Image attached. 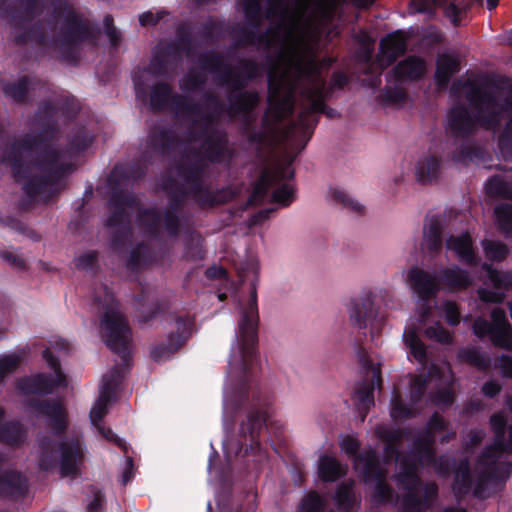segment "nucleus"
Masks as SVG:
<instances>
[{"instance_id": "nucleus-1", "label": "nucleus", "mask_w": 512, "mask_h": 512, "mask_svg": "<svg viewBox=\"0 0 512 512\" xmlns=\"http://www.w3.org/2000/svg\"><path fill=\"white\" fill-rule=\"evenodd\" d=\"M377 437L385 443V459L378 461L375 451L364 452L355 458V469L364 480L374 488V498L378 502L401 501L406 507L427 509L429 502L436 495L435 484L423 486L418 479L416 461L421 465H435L441 473L445 472L442 464L434 459L433 443L436 436L442 443L449 442L456 436L439 415L435 414L429 421L425 433L415 443L412 455L400 457L397 443L404 437V432L391 430L384 425L376 428Z\"/></svg>"}, {"instance_id": "nucleus-2", "label": "nucleus", "mask_w": 512, "mask_h": 512, "mask_svg": "<svg viewBox=\"0 0 512 512\" xmlns=\"http://www.w3.org/2000/svg\"><path fill=\"white\" fill-rule=\"evenodd\" d=\"M259 273V263L255 257H248L238 268L242 282L252 285L250 297L240 309V318L231 345L228 378L223 395V421H228L239 412H246V421L241 422L242 435H251L260 429L262 417L255 409L262 399V393L256 381L257 368V295L255 282Z\"/></svg>"}, {"instance_id": "nucleus-3", "label": "nucleus", "mask_w": 512, "mask_h": 512, "mask_svg": "<svg viewBox=\"0 0 512 512\" xmlns=\"http://www.w3.org/2000/svg\"><path fill=\"white\" fill-rule=\"evenodd\" d=\"M40 149V142L27 137L7 146L1 163L10 168L27 194L46 201L64 187L62 177L71 170V166L65 154L51 147H45L34 159V154Z\"/></svg>"}, {"instance_id": "nucleus-4", "label": "nucleus", "mask_w": 512, "mask_h": 512, "mask_svg": "<svg viewBox=\"0 0 512 512\" xmlns=\"http://www.w3.org/2000/svg\"><path fill=\"white\" fill-rule=\"evenodd\" d=\"M456 104L450 111L448 127L456 135L472 132L478 125L495 128L512 111V89L481 88L474 81L452 87Z\"/></svg>"}, {"instance_id": "nucleus-5", "label": "nucleus", "mask_w": 512, "mask_h": 512, "mask_svg": "<svg viewBox=\"0 0 512 512\" xmlns=\"http://www.w3.org/2000/svg\"><path fill=\"white\" fill-rule=\"evenodd\" d=\"M505 422L501 414L491 418L495 431L494 446L486 448L473 468L468 463L459 466L455 474L456 493L462 494L473 489L476 496L485 497L507 479L510 466L502 460V453L512 450V424L509 426V439L505 441Z\"/></svg>"}, {"instance_id": "nucleus-6", "label": "nucleus", "mask_w": 512, "mask_h": 512, "mask_svg": "<svg viewBox=\"0 0 512 512\" xmlns=\"http://www.w3.org/2000/svg\"><path fill=\"white\" fill-rule=\"evenodd\" d=\"M68 349V342L62 338H55L50 342V347L44 351L43 357L53 371V378L39 374L27 377L19 382L20 391L31 397L26 402V411L33 416L42 417L47 424L56 431H62L67 425V411L62 402L58 400H40L35 395L46 394L54 388L67 385L66 377L60 369L55 352Z\"/></svg>"}, {"instance_id": "nucleus-7", "label": "nucleus", "mask_w": 512, "mask_h": 512, "mask_svg": "<svg viewBox=\"0 0 512 512\" xmlns=\"http://www.w3.org/2000/svg\"><path fill=\"white\" fill-rule=\"evenodd\" d=\"M150 103L156 109L171 107L190 124L191 141L194 148H198V155L213 161L221 160L226 150L224 135L218 131L214 118L203 111L199 106L191 105L186 101L171 95L166 84H157L150 94Z\"/></svg>"}, {"instance_id": "nucleus-8", "label": "nucleus", "mask_w": 512, "mask_h": 512, "mask_svg": "<svg viewBox=\"0 0 512 512\" xmlns=\"http://www.w3.org/2000/svg\"><path fill=\"white\" fill-rule=\"evenodd\" d=\"M38 466L49 471L57 464L65 476L74 475L84 459L82 441L78 435L45 437L39 442Z\"/></svg>"}, {"instance_id": "nucleus-9", "label": "nucleus", "mask_w": 512, "mask_h": 512, "mask_svg": "<svg viewBox=\"0 0 512 512\" xmlns=\"http://www.w3.org/2000/svg\"><path fill=\"white\" fill-rule=\"evenodd\" d=\"M94 306L101 317L100 334L115 352L127 355L130 330L118 309L112 293L107 287H100L94 295Z\"/></svg>"}, {"instance_id": "nucleus-10", "label": "nucleus", "mask_w": 512, "mask_h": 512, "mask_svg": "<svg viewBox=\"0 0 512 512\" xmlns=\"http://www.w3.org/2000/svg\"><path fill=\"white\" fill-rule=\"evenodd\" d=\"M407 282L421 301L434 297L440 284L449 290H462L472 283V278L467 271L458 266H452L440 271L439 278L420 268L414 267L407 271Z\"/></svg>"}, {"instance_id": "nucleus-11", "label": "nucleus", "mask_w": 512, "mask_h": 512, "mask_svg": "<svg viewBox=\"0 0 512 512\" xmlns=\"http://www.w3.org/2000/svg\"><path fill=\"white\" fill-rule=\"evenodd\" d=\"M289 167L265 170L256 183L251 196L252 203H258L266 196L269 189H273L272 202L281 207L288 206L294 200L293 188L282 180L291 177Z\"/></svg>"}, {"instance_id": "nucleus-12", "label": "nucleus", "mask_w": 512, "mask_h": 512, "mask_svg": "<svg viewBox=\"0 0 512 512\" xmlns=\"http://www.w3.org/2000/svg\"><path fill=\"white\" fill-rule=\"evenodd\" d=\"M121 379L118 370H112L103 376L99 396L90 410V419L92 424L98 429L99 433L109 441L115 442L118 446L125 448L124 442L118 438L109 428L103 426L100 422L108 412V406Z\"/></svg>"}, {"instance_id": "nucleus-13", "label": "nucleus", "mask_w": 512, "mask_h": 512, "mask_svg": "<svg viewBox=\"0 0 512 512\" xmlns=\"http://www.w3.org/2000/svg\"><path fill=\"white\" fill-rule=\"evenodd\" d=\"M426 387V380L422 377H411L410 387L403 399L399 392H394L391 398L390 415L394 420H403L417 416L423 408L422 396Z\"/></svg>"}, {"instance_id": "nucleus-14", "label": "nucleus", "mask_w": 512, "mask_h": 512, "mask_svg": "<svg viewBox=\"0 0 512 512\" xmlns=\"http://www.w3.org/2000/svg\"><path fill=\"white\" fill-rule=\"evenodd\" d=\"M492 323L478 318L474 322V333L479 337L488 336L494 345L511 349L512 348V329L508 323L505 312L502 309L495 308L491 314Z\"/></svg>"}, {"instance_id": "nucleus-15", "label": "nucleus", "mask_w": 512, "mask_h": 512, "mask_svg": "<svg viewBox=\"0 0 512 512\" xmlns=\"http://www.w3.org/2000/svg\"><path fill=\"white\" fill-rule=\"evenodd\" d=\"M174 329L177 335L172 331L167 340V345H160L155 347L152 352V358L157 362H164L168 360L173 353L178 351L191 335V321L189 319H177L175 321Z\"/></svg>"}, {"instance_id": "nucleus-16", "label": "nucleus", "mask_w": 512, "mask_h": 512, "mask_svg": "<svg viewBox=\"0 0 512 512\" xmlns=\"http://www.w3.org/2000/svg\"><path fill=\"white\" fill-rule=\"evenodd\" d=\"M438 7L444 10L445 15L455 26L460 24V17L467 9L465 4L456 5L454 0H413L411 2V9L414 12L428 16H432Z\"/></svg>"}, {"instance_id": "nucleus-17", "label": "nucleus", "mask_w": 512, "mask_h": 512, "mask_svg": "<svg viewBox=\"0 0 512 512\" xmlns=\"http://www.w3.org/2000/svg\"><path fill=\"white\" fill-rule=\"evenodd\" d=\"M483 269L487 273V278L492 284L494 290L486 288L478 290V295L485 302H500L504 298V291L512 288V271L499 272L492 269L489 265H484Z\"/></svg>"}, {"instance_id": "nucleus-18", "label": "nucleus", "mask_w": 512, "mask_h": 512, "mask_svg": "<svg viewBox=\"0 0 512 512\" xmlns=\"http://www.w3.org/2000/svg\"><path fill=\"white\" fill-rule=\"evenodd\" d=\"M375 297L371 292L353 298L347 305L349 323L359 329L367 327L368 319L374 314Z\"/></svg>"}, {"instance_id": "nucleus-19", "label": "nucleus", "mask_w": 512, "mask_h": 512, "mask_svg": "<svg viewBox=\"0 0 512 512\" xmlns=\"http://www.w3.org/2000/svg\"><path fill=\"white\" fill-rule=\"evenodd\" d=\"M430 381L436 380L442 386L435 395L433 401L437 404L448 405L453 402V393L450 385L453 382V374L448 363L432 365L429 369Z\"/></svg>"}, {"instance_id": "nucleus-20", "label": "nucleus", "mask_w": 512, "mask_h": 512, "mask_svg": "<svg viewBox=\"0 0 512 512\" xmlns=\"http://www.w3.org/2000/svg\"><path fill=\"white\" fill-rule=\"evenodd\" d=\"M442 229L443 221L440 217L430 216L427 218L423 228V240L421 244L423 253L433 255L441 249Z\"/></svg>"}, {"instance_id": "nucleus-21", "label": "nucleus", "mask_w": 512, "mask_h": 512, "mask_svg": "<svg viewBox=\"0 0 512 512\" xmlns=\"http://www.w3.org/2000/svg\"><path fill=\"white\" fill-rule=\"evenodd\" d=\"M379 63L381 67L388 66L406 50V39L402 32H396L381 41Z\"/></svg>"}, {"instance_id": "nucleus-22", "label": "nucleus", "mask_w": 512, "mask_h": 512, "mask_svg": "<svg viewBox=\"0 0 512 512\" xmlns=\"http://www.w3.org/2000/svg\"><path fill=\"white\" fill-rule=\"evenodd\" d=\"M27 488L26 478L16 470L0 467V496L14 497L21 495Z\"/></svg>"}, {"instance_id": "nucleus-23", "label": "nucleus", "mask_w": 512, "mask_h": 512, "mask_svg": "<svg viewBox=\"0 0 512 512\" xmlns=\"http://www.w3.org/2000/svg\"><path fill=\"white\" fill-rule=\"evenodd\" d=\"M446 247L448 250L453 251L462 262L469 265L477 264L472 240L467 233L450 236L446 240Z\"/></svg>"}, {"instance_id": "nucleus-24", "label": "nucleus", "mask_w": 512, "mask_h": 512, "mask_svg": "<svg viewBox=\"0 0 512 512\" xmlns=\"http://www.w3.org/2000/svg\"><path fill=\"white\" fill-rule=\"evenodd\" d=\"M440 172V161L435 155L421 156L415 163L414 175L418 182L429 183L436 179Z\"/></svg>"}, {"instance_id": "nucleus-25", "label": "nucleus", "mask_w": 512, "mask_h": 512, "mask_svg": "<svg viewBox=\"0 0 512 512\" xmlns=\"http://www.w3.org/2000/svg\"><path fill=\"white\" fill-rule=\"evenodd\" d=\"M90 33L89 26L82 22L78 17L69 13L63 36L62 45H70L80 40H84Z\"/></svg>"}, {"instance_id": "nucleus-26", "label": "nucleus", "mask_w": 512, "mask_h": 512, "mask_svg": "<svg viewBox=\"0 0 512 512\" xmlns=\"http://www.w3.org/2000/svg\"><path fill=\"white\" fill-rule=\"evenodd\" d=\"M346 469V466L330 455L321 456L318 462V476L323 481H336L346 474Z\"/></svg>"}, {"instance_id": "nucleus-27", "label": "nucleus", "mask_w": 512, "mask_h": 512, "mask_svg": "<svg viewBox=\"0 0 512 512\" xmlns=\"http://www.w3.org/2000/svg\"><path fill=\"white\" fill-rule=\"evenodd\" d=\"M395 75L400 80H413L420 78L426 72L424 62L416 57H409L400 62L395 68Z\"/></svg>"}, {"instance_id": "nucleus-28", "label": "nucleus", "mask_w": 512, "mask_h": 512, "mask_svg": "<svg viewBox=\"0 0 512 512\" xmlns=\"http://www.w3.org/2000/svg\"><path fill=\"white\" fill-rule=\"evenodd\" d=\"M459 70L457 60L450 55H440L437 60L436 81L440 87H446L450 77Z\"/></svg>"}, {"instance_id": "nucleus-29", "label": "nucleus", "mask_w": 512, "mask_h": 512, "mask_svg": "<svg viewBox=\"0 0 512 512\" xmlns=\"http://www.w3.org/2000/svg\"><path fill=\"white\" fill-rule=\"evenodd\" d=\"M486 190L491 196L512 198V174L492 177L486 185Z\"/></svg>"}, {"instance_id": "nucleus-30", "label": "nucleus", "mask_w": 512, "mask_h": 512, "mask_svg": "<svg viewBox=\"0 0 512 512\" xmlns=\"http://www.w3.org/2000/svg\"><path fill=\"white\" fill-rule=\"evenodd\" d=\"M326 198L330 202H333L334 204L340 205L352 211L360 212L362 210V205L340 187H329L326 192Z\"/></svg>"}, {"instance_id": "nucleus-31", "label": "nucleus", "mask_w": 512, "mask_h": 512, "mask_svg": "<svg viewBox=\"0 0 512 512\" xmlns=\"http://www.w3.org/2000/svg\"><path fill=\"white\" fill-rule=\"evenodd\" d=\"M403 339L406 347L409 349L410 354L419 362L424 363L426 359V351L423 342L419 339L417 333L407 328L404 331Z\"/></svg>"}, {"instance_id": "nucleus-32", "label": "nucleus", "mask_w": 512, "mask_h": 512, "mask_svg": "<svg viewBox=\"0 0 512 512\" xmlns=\"http://www.w3.org/2000/svg\"><path fill=\"white\" fill-rule=\"evenodd\" d=\"M26 358L24 349L17 350L0 357V380L15 371Z\"/></svg>"}, {"instance_id": "nucleus-33", "label": "nucleus", "mask_w": 512, "mask_h": 512, "mask_svg": "<svg viewBox=\"0 0 512 512\" xmlns=\"http://www.w3.org/2000/svg\"><path fill=\"white\" fill-rule=\"evenodd\" d=\"M166 71V68H161L158 70V73ZM156 67L153 63L151 67L147 70L140 71L137 75L134 77V85L136 90V95L138 98L146 99L147 97V86L152 80V76L154 73H156Z\"/></svg>"}, {"instance_id": "nucleus-34", "label": "nucleus", "mask_w": 512, "mask_h": 512, "mask_svg": "<svg viewBox=\"0 0 512 512\" xmlns=\"http://www.w3.org/2000/svg\"><path fill=\"white\" fill-rule=\"evenodd\" d=\"M213 66L211 63H204L199 72L189 73L182 81L181 88L184 91H192L196 89L206 78V71L212 72Z\"/></svg>"}, {"instance_id": "nucleus-35", "label": "nucleus", "mask_w": 512, "mask_h": 512, "mask_svg": "<svg viewBox=\"0 0 512 512\" xmlns=\"http://www.w3.org/2000/svg\"><path fill=\"white\" fill-rule=\"evenodd\" d=\"M482 245L486 257L492 261H501L508 254L507 247L501 242L485 240Z\"/></svg>"}, {"instance_id": "nucleus-36", "label": "nucleus", "mask_w": 512, "mask_h": 512, "mask_svg": "<svg viewBox=\"0 0 512 512\" xmlns=\"http://www.w3.org/2000/svg\"><path fill=\"white\" fill-rule=\"evenodd\" d=\"M424 333L428 339L442 344H449L452 341L451 333L438 322L427 326Z\"/></svg>"}, {"instance_id": "nucleus-37", "label": "nucleus", "mask_w": 512, "mask_h": 512, "mask_svg": "<svg viewBox=\"0 0 512 512\" xmlns=\"http://www.w3.org/2000/svg\"><path fill=\"white\" fill-rule=\"evenodd\" d=\"M495 215L499 227L503 232L509 234L512 232V205H499L495 209Z\"/></svg>"}, {"instance_id": "nucleus-38", "label": "nucleus", "mask_w": 512, "mask_h": 512, "mask_svg": "<svg viewBox=\"0 0 512 512\" xmlns=\"http://www.w3.org/2000/svg\"><path fill=\"white\" fill-rule=\"evenodd\" d=\"M324 499L315 492L308 493L300 503V512H317L323 508Z\"/></svg>"}, {"instance_id": "nucleus-39", "label": "nucleus", "mask_w": 512, "mask_h": 512, "mask_svg": "<svg viewBox=\"0 0 512 512\" xmlns=\"http://www.w3.org/2000/svg\"><path fill=\"white\" fill-rule=\"evenodd\" d=\"M336 500L340 507L349 509L352 508L354 501V493L352 490V483L342 484L336 492Z\"/></svg>"}, {"instance_id": "nucleus-40", "label": "nucleus", "mask_w": 512, "mask_h": 512, "mask_svg": "<svg viewBox=\"0 0 512 512\" xmlns=\"http://www.w3.org/2000/svg\"><path fill=\"white\" fill-rule=\"evenodd\" d=\"M459 357L462 360L479 367L480 369H484L488 366V360L474 348L461 350L459 352Z\"/></svg>"}, {"instance_id": "nucleus-41", "label": "nucleus", "mask_w": 512, "mask_h": 512, "mask_svg": "<svg viewBox=\"0 0 512 512\" xmlns=\"http://www.w3.org/2000/svg\"><path fill=\"white\" fill-rule=\"evenodd\" d=\"M354 398L359 409L368 408L373 404L372 388L366 384L359 386L355 391Z\"/></svg>"}, {"instance_id": "nucleus-42", "label": "nucleus", "mask_w": 512, "mask_h": 512, "mask_svg": "<svg viewBox=\"0 0 512 512\" xmlns=\"http://www.w3.org/2000/svg\"><path fill=\"white\" fill-rule=\"evenodd\" d=\"M259 97L255 93H240L236 106L237 113H248L258 103Z\"/></svg>"}, {"instance_id": "nucleus-43", "label": "nucleus", "mask_w": 512, "mask_h": 512, "mask_svg": "<svg viewBox=\"0 0 512 512\" xmlns=\"http://www.w3.org/2000/svg\"><path fill=\"white\" fill-rule=\"evenodd\" d=\"M27 90L28 81L26 79H21L17 83L8 84L5 87V93L17 101L24 99Z\"/></svg>"}, {"instance_id": "nucleus-44", "label": "nucleus", "mask_w": 512, "mask_h": 512, "mask_svg": "<svg viewBox=\"0 0 512 512\" xmlns=\"http://www.w3.org/2000/svg\"><path fill=\"white\" fill-rule=\"evenodd\" d=\"M442 310L447 322L450 325L455 326L459 323L460 314L456 306V303L447 301L443 304Z\"/></svg>"}, {"instance_id": "nucleus-45", "label": "nucleus", "mask_w": 512, "mask_h": 512, "mask_svg": "<svg viewBox=\"0 0 512 512\" xmlns=\"http://www.w3.org/2000/svg\"><path fill=\"white\" fill-rule=\"evenodd\" d=\"M484 438V432L482 430L473 429L470 430L463 440V447L466 451L472 450L478 445Z\"/></svg>"}, {"instance_id": "nucleus-46", "label": "nucleus", "mask_w": 512, "mask_h": 512, "mask_svg": "<svg viewBox=\"0 0 512 512\" xmlns=\"http://www.w3.org/2000/svg\"><path fill=\"white\" fill-rule=\"evenodd\" d=\"M161 221V215L154 210L147 211L141 216V222L147 225L151 231L158 228L161 224Z\"/></svg>"}, {"instance_id": "nucleus-47", "label": "nucleus", "mask_w": 512, "mask_h": 512, "mask_svg": "<svg viewBox=\"0 0 512 512\" xmlns=\"http://www.w3.org/2000/svg\"><path fill=\"white\" fill-rule=\"evenodd\" d=\"M242 5L246 16L250 20L256 21L260 10L258 0H244Z\"/></svg>"}, {"instance_id": "nucleus-48", "label": "nucleus", "mask_w": 512, "mask_h": 512, "mask_svg": "<svg viewBox=\"0 0 512 512\" xmlns=\"http://www.w3.org/2000/svg\"><path fill=\"white\" fill-rule=\"evenodd\" d=\"M341 449L348 455H354L358 448V441L352 436H345L341 439L340 442Z\"/></svg>"}, {"instance_id": "nucleus-49", "label": "nucleus", "mask_w": 512, "mask_h": 512, "mask_svg": "<svg viewBox=\"0 0 512 512\" xmlns=\"http://www.w3.org/2000/svg\"><path fill=\"white\" fill-rule=\"evenodd\" d=\"M499 142L500 147L503 151L512 148V118L510 119L504 132L502 133Z\"/></svg>"}, {"instance_id": "nucleus-50", "label": "nucleus", "mask_w": 512, "mask_h": 512, "mask_svg": "<svg viewBox=\"0 0 512 512\" xmlns=\"http://www.w3.org/2000/svg\"><path fill=\"white\" fill-rule=\"evenodd\" d=\"M133 469V461L130 457H127L121 474V482L123 485H126L133 478Z\"/></svg>"}, {"instance_id": "nucleus-51", "label": "nucleus", "mask_w": 512, "mask_h": 512, "mask_svg": "<svg viewBox=\"0 0 512 512\" xmlns=\"http://www.w3.org/2000/svg\"><path fill=\"white\" fill-rule=\"evenodd\" d=\"M498 366L505 376L512 377V358L511 357L502 356L499 359Z\"/></svg>"}, {"instance_id": "nucleus-52", "label": "nucleus", "mask_w": 512, "mask_h": 512, "mask_svg": "<svg viewBox=\"0 0 512 512\" xmlns=\"http://www.w3.org/2000/svg\"><path fill=\"white\" fill-rule=\"evenodd\" d=\"M96 255L92 252L83 254L78 258V266L84 269L91 267L95 261Z\"/></svg>"}, {"instance_id": "nucleus-53", "label": "nucleus", "mask_w": 512, "mask_h": 512, "mask_svg": "<svg viewBox=\"0 0 512 512\" xmlns=\"http://www.w3.org/2000/svg\"><path fill=\"white\" fill-rule=\"evenodd\" d=\"M499 391H500V385L498 383L494 382V381L487 382L483 386L484 394L487 395V396H490V397L494 396Z\"/></svg>"}, {"instance_id": "nucleus-54", "label": "nucleus", "mask_w": 512, "mask_h": 512, "mask_svg": "<svg viewBox=\"0 0 512 512\" xmlns=\"http://www.w3.org/2000/svg\"><path fill=\"white\" fill-rule=\"evenodd\" d=\"M109 21H110L109 19H106V33H107L112 45L116 46L118 39H119V34H118L117 30L115 29V27L110 26Z\"/></svg>"}, {"instance_id": "nucleus-55", "label": "nucleus", "mask_w": 512, "mask_h": 512, "mask_svg": "<svg viewBox=\"0 0 512 512\" xmlns=\"http://www.w3.org/2000/svg\"><path fill=\"white\" fill-rule=\"evenodd\" d=\"M125 214L126 212L124 209H121L119 212H115L114 216L107 221L108 226L113 227L123 222Z\"/></svg>"}, {"instance_id": "nucleus-56", "label": "nucleus", "mask_w": 512, "mask_h": 512, "mask_svg": "<svg viewBox=\"0 0 512 512\" xmlns=\"http://www.w3.org/2000/svg\"><path fill=\"white\" fill-rule=\"evenodd\" d=\"M474 151L470 145H466L462 151L461 154L456 156V159L459 161H466V160H472Z\"/></svg>"}, {"instance_id": "nucleus-57", "label": "nucleus", "mask_w": 512, "mask_h": 512, "mask_svg": "<svg viewBox=\"0 0 512 512\" xmlns=\"http://www.w3.org/2000/svg\"><path fill=\"white\" fill-rule=\"evenodd\" d=\"M207 275L211 278H226L227 272L221 267H212L207 270Z\"/></svg>"}, {"instance_id": "nucleus-58", "label": "nucleus", "mask_w": 512, "mask_h": 512, "mask_svg": "<svg viewBox=\"0 0 512 512\" xmlns=\"http://www.w3.org/2000/svg\"><path fill=\"white\" fill-rule=\"evenodd\" d=\"M102 502H103L102 494L99 492L95 493L93 501L89 504V509L90 510L103 509Z\"/></svg>"}, {"instance_id": "nucleus-59", "label": "nucleus", "mask_w": 512, "mask_h": 512, "mask_svg": "<svg viewBox=\"0 0 512 512\" xmlns=\"http://www.w3.org/2000/svg\"><path fill=\"white\" fill-rule=\"evenodd\" d=\"M145 251V247H137L131 254L130 263L132 265H138L140 263V256Z\"/></svg>"}, {"instance_id": "nucleus-60", "label": "nucleus", "mask_w": 512, "mask_h": 512, "mask_svg": "<svg viewBox=\"0 0 512 512\" xmlns=\"http://www.w3.org/2000/svg\"><path fill=\"white\" fill-rule=\"evenodd\" d=\"M369 368L371 369V373H372V383L373 384L376 383L377 385H379L381 383L379 367L375 366L374 364H370Z\"/></svg>"}, {"instance_id": "nucleus-61", "label": "nucleus", "mask_w": 512, "mask_h": 512, "mask_svg": "<svg viewBox=\"0 0 512 512\" xmlns=\"http://www.w3.org/2000/svg\"><path fill=\"white\" fill-rule=\"evenodd\" d=\"M432 312V307L426 303H423L422 306L419 309V317L422 321H425V319L428 318V316Z\"/></svg>"}, {"instance_id": "nucleus-62", "label": "nucleus", "mask_w": 512, "mask_h": 512, "mask_svg": "<svg viewBox=\"0 0 512 512\" xmlns=\"http://www.w3.org/2000/svg\"><path fill=\"white\" fill-rule=\"evenodd\" d=\"M139 22L142 25H149L154 23V16L152 13H143L139 16Z\"/></svg>"}, {"instance_id": "nucleus-63", "label": "nucleus", "mask_w": 512, "mask_h": 512, "mask_svg": "<svg viewBox=\"0 0 512 512\" xmlns=\"http://www.w3.org/2000/svg\"><path fill=\"white\" fill-rule=\"evenodd\" d=\"M345 82H346V77L343 74L338 73L333 76V85L335 87H341L342 85H344Z\"/></svg>"}, {"instance_id": "nucleus-64", "label": "nucleus", "mask_w": 512, "mask_h": 512, "mask_svg": "<svg viewBox=\"0 0 512 512\" xmlns=\"http://www.w3.org/2000/svg\"><path fill=\"white\" fill-rule=\"evenodd\" d=\"M12 25L13 27L16 29V28H23V29H26L28 26H29V23L25 20V21H18L16 18H13L12 19Z\"/></svg>"}]
</instances>
